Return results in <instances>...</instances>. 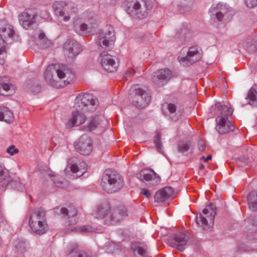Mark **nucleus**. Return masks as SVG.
Wrapping results in <instances>:
<instances>
[{"label": "nucleus", "instance_id": "55", "mask_svg": "<svg viewBox=\"0 0 257 257\" xmlns=\"http://www.w3.org/2000/svg\"><path fill=\"white\" fill-rule=\"evenodd\" d=\"M141 193L142 194H143L145 196H146L147 198H150L151 196V193L147 189H143L142 190Z\"/></svg>", "mask_w": 257, "mask_h": 257}, {"label": "nucleus", "instance_id": "25", "mask_svg": "<svg viewBox=\"0 0 257 257\" xmlns=\"http://www.w3.org/2000/svg\"><path fill=\"white\" fill-rule=\"evenodd\" d=\"M229 12V9L225 5L218 4L215 7H212L210 10V12L212 15H215L218 21L222 22L224 17H225Z\"/></svg>", "mask_w": 257, "mask_h": 257}, {"label": "nucleus", "instance_id": "41", "mask_svg": "<svg viewBox=\"0 0 257 257\" xmlns=\"http://www.w3.org/2000/svg\"><path fill=\"white\" fill-rule=\"evenodd\" d=\"M9 188L22 191L24 189L25 186L19 180H11Z\"/></svg>", "mask_w": 257, "mask_h": 257}, {"label": "nucleus", "instance_id": "58", "mask_svg": "<svg viewBox=\"0 0 257 257\" xmlns=\"http://www.w3.org/2000/svg\"><path fill=\"white\" fill-rule=\"evenodd\" d=\"M211 159V155H209L207 156V158H205V157H202L201 158H200V160L201 161H204L205 162H207L208 160H210Z\"/></svg>", "mask_w": 257, "mask_h": 257}, {"label": "nucleus", "instance_id": "29", "mask_svg": "<svg viewBox=\"0 0 257 257\" xmlns=\"http://www.w3.org/2000/svg\"><path fill=\"white\" fill-rule=\"evenodd\" d=\"M15 34L13 27L10 25H6L2 28L0 31V35L4 39L6 43L10 39H12Z\"/></svg>", "mask_w": 257, "mask_h": 257}, {"label": "nucleus", "instance_id": "28", "mask_svg": "<svg viewBox=\"0 0 257 257\" xmlns=\"http://www.w3.org/2000/svg\"><path fill=\"white\" fill-rule=\"evenodd\" d=\"M11 178L9 171L3 164H0V188L5 189L10 185Z\"/></svg>", "mask_w": 257, "mask_h": 257}, {"label": "nucleus", "instance_id": "47", "mask_svg": "<svg viewBox=\"0 0 257 257\" xmlns=\"http://www.w3.org/2000/svg\"><path fill=\"white\" fill-rule=\"evenodd\" d=\"M245 221L251 224L252 225L257 226V216L250 215L245 219Z\"/></svg>", "mask_w": 257, "mask_h": 257}, {"label": "nucleus", "instance_id": "16", "mask_svg": "<svg viewBox=\"0 0 257 257\" xmlns=\"http://www.w3.org/2000/svg\"><path fill=\"white\" fill-rule=\"evenodd\" d=\"M171 76L172 72L169 69H161L155 73L152 81L157 85L163 86L167 83Z\"/></svg>", "mask_w": 257, "mask_h": 257}, {"label": "nucleus", "instance_id": "2", "mask_svg": "<svg viewBox=\"0 0 257 257\" xmlns=\"http://www.w3.org/2000/svg\"><path fill=\"white\" fill-rule=\"evenodd\" d=\"M152 8L150 0H129L125 5V11L131 17L142 19L147 16Z\"/></svg>", "mask_w": 257, "mask_h": 257}, {"label": "nucleus", "instance_id": "13", "mask_svg": "<svg viewBox=\"0 0 257 257\" xmlns=\"http://www.w3.org/2000/svg\"><path fill=\"white\" fill-rule=\"evenodd\" d=\"M101 66L106 71L113 72L116 70L118 66V62L115 61L112 56L106 52H103L99 57Z\"/></svg>", "mask_w": 257, "mask_h": 257}, {"label": "nucleus", "instance_id": "44", "mask_svg": "<svg viewBox=\"0 0 257 257\" xmlns=\"http://www.w3.org/2000/svg\"><path fill=\"white\" fill-rule=\"evenodd\" d=\"M100 118L99 117L93 118L88 125V129L91 131L94 130L100 123Z\"/></svg>", "mask_w": 257, "mask_h": 257}, {"label": "nucleus", "instance_id": "38", "mask_svg": "<svg viewBox=\"0 0 257 257\" xmlns=\"http://www.w3.org/2000/svg\"><path fill=\"white\" fill-rule=\"evenodd\" d=\"M245 99L249 100L248 102L249 104L257 107V92L254 88H250Z\"/></svg>", "mask_w": 257, "mask_h": 257}, {"label": "nucleus", "instance_id": "3", "mask_svg": "<svg viewBox=\"0 0 257 257\" xmlns=\"http://www.w3.org/2000/svg\"><path fill=\"white\" fill-rule=\"evenodd\" d=\"M29 225L34 233L42 235L48 229L46 212L43 208L34 210L29 218Z\"/></svg>", "mask_w": 257, "mask_h": 257}, {"label": "nucleus", "instance_id": "21", "mask_svg": "<svg viewBox=\"0 0 257 257\" xmlns=\"http://www.w3.org/2000/svg\"><path fill=\"white\" fill-rule=\"evenodd\" d=\"M83 112L82 109H75L72 112V119L67 123L68 126L73 127L84 123L86 120V117Z\"/></svg>", "mask_w": 257, "mask_h": 257}, {"label": "nucleus", "instance_id": "49", "mask_svg": "<svg viewBox=\"0 0 257 257\" xmlns=\"http://www.w3.org/2000/svg\"><path fill=\"white\" fill-rule=\"evenodd\" d=\"M7 152L10 155H13L19 152V150L14 145H12L7 148Z\"/></svg>", "mask_w": 257, "mask_h": 257}, {"label": "nucleus", "instance_id": "50", "mask_svg": "<svg viewBox=\"0 0 257 257\" xmlns=\"http://www.w3.org/2000/svg\"><path fill=\"white\" fill-rule=\"evenodd\" d=\"M52 180L56 186L61 187L62 184V179L58 176H54Z\"/></svg>", "mask_w": 257, "mask_h": 257}, {"label": "nucleus", "instance_id": "35", "mask_svg": "<svg viewBox=\"0 0 257 257\" xmlns=\"http://www.w3.org/2000/svg\"><path fill=\"white\" fill-rule=\"evenodd\" d=\"M247 199L250 209L253 211L257 210V192H251L247 195Z\"/></svg>", "mask_w": 257, "mask_h": 257}, {"label": "nucleus", "instance_id": "23", "mask_svg": "<svg viewBox=\"0 0 257 257\" xmlns=\"http://www.w3.org/2000/svg\"><path fill=\"white\" fill-rule=\"evenodd\" d=\"M173 189L171 187H166L159 190L155 194L154 199L158 203L163 202L172 197Z\"/></svg>", "mask_w": 257, "mask_h": 257}, {"label": "nucleus", "instance_id": "34", "mask_svg": "<svg viewBox=\"0 0 257 257\" xmlns=\"http://www.w3.org/2000/svg\"><path fill=\"white\" fill-rule=\"evenodd\" d=\"M245 48L249 53L257 52V36H254L251 39H247Z\"/></svg>", "mask_w": 257, "mask_h": 257}, {"label": "nucleus", "instance_id": "52", "mask_svg": "<svg viewBox=\"0 0 257 257\" xmlns=\"http://www.w3.org/2000/svg\"><path fill=\"white\" fill-rule=\"evenodd\" d=\"M198 149L201 151H203L205 149L206 146L203 140L201 139L198 140Z\"/></svg>", "mask_w": 257, "mask_h": 257}, {"label": "nucleus", "instance_id": "4", "mask_svg": "<svg viewBox=\"0 0 257 257\" xmlns=\"http://www.w3.org/2000/svg\"><path fill=\"white\" fill-rule=\"evenodd\" d=\"M55 15L60 22H67L77 12V9L72 3L56 2L53 5Z\"/></svg>", "mask_w": 257, "mask_h": 257}, {"label": "nucleus", "instance_id": "26", "mask_svg": "<svg viewBox=\"0 0 257 257\" xmlns=\"http://www.w3.org/2000/svg\"><path fill=\"white\" fill-rule=\"evenodd\" d=\"M61 213L64 216H68V221L66 222L67 225H74L77 223V220L75 216L77 214V210L74 207L70 206L69 208H62Z\"/></svg>", "mask_w": 257, "mask_h": 257}, {"label": "nucleus", "instance_id": "24", "mask_svg": "<svg viewBox=\"0 0 257 257\" xmlns=\"http://www.w3.org/2000/svg\"><path fill=\"white\" fill-rule=\"evenodd\" d=\"M97 26L96 21L93 18L88 19L85 23L81 24L79 26L75 27L77 32L80 34L86 33H90L92 30L96 28Z\"/></svg>", "mask_w": 257, "mask_h": 257}, {"label": "nucleus", "instance_id": "40", "mask_svg": "<svg viewBox=\"0 0 257 257\" xmlns=\"http://www.w3.org/2000/svg\"><path fill=\"white\" fill-rule=\"evenodd\" d=\"M144 180L149 181H154L155 182L153 183V185H156L158 183V182L159 181V178L156 177V174L152 171L150 173H143L142 174Z\"/></svg>", "mask_w": 257, "mask_h": 257}, {"label": "nucleus", "instance_id": "56", "mask_svg": "<svg viewBox=\"0 0 257 257\" xmlns=\"http://www.w3.org/2000/svg\"><path fill=\"white\" fill-rule=\"evenodd\" d=\"M73 257H88V255L86 252L80 251L77 252Z\"/></svg>", "mask_w": 257, "mask_h": 257}, {"label": "nucleus", "instance_id": "53", "mask_svg": "<svg viewBox=\"0 0 257 257\" xmlns=\"http://www.w3.org/2000/svg\"><path fill=\"white\" fill-rule=\"evenodd\" d=\"M135 73V71L134 69L132 68H129L125 72L124 74L125 77H130L132 76L134 73Z\"/></svg>", "mask_w": 257, "mask_h": 257}, {"label": "nucleus", "instance_id": "37", "mask_svg": "<svg viewBox=\"0 0 257 257\" xmlns=\"http://www.w3.org/2000/svg\"><path fill=\"white\" fill-rule=\"evenodd\" d=\"M168 109V114L175 120H177L181 115L179 111L177 112V106L173 103H170L166 104Z\"/></svg>", "mask_w": 257, "mask_h": 257}, {"label": "nucleus", "instance_id": "20", "mask_svg": "<svg viewBox=\"0 0 257 257\" xmlns=\"http://www.w3.org/2000/svg\"><path fill=\"white\" fill-rule=\"evenodd\" d=\"M15 92V87L10 83L6 76L0 77V94L4 96L12 95Z\"/></svg>", "mask_w": 257, "mask_h": 257}, {"label": "nucleus", "instance_id": "36", "mask_svg": "<svg viewBox=\"0 0 257 257\" xmlns=\"http://www.w3.org/2000/svg\"><path fill=\"white\" fill-rule=\"evenodd\" d=\"M37 44L43 48H47L52 45V42L47 39L43 32H40L37 40Z\"/></svg>", "mask_w": 257, "mask_h": 257}, {"label": "nucleus", "instance_id": "62", "mask_svg": "<svg viewBox=\"0 0 257 257\" xmlns=\"http://www.w3.org/2000/svg\"><path fill=\"white\" fill-rule=\"evenodd\" d=\"M77 230V229L76 228H74L72 229V230Z\"/></svg>", "mask_w": 257, "mask_h": 257}, {"label": "nucleus", "instance_id": "30", "mask_svg": "<svg viewBox=\"0 0 257 257\" xmlns=\"http://www.w3.org/2000/svg\"><path fill=\"white\" fill-rule=\"evenodd\" d=\"M215 107L219 112V114L216 119V121H217L218 119H220L221 117H224L228 118V116L232 115L233 113V110L231 108L228 107L225 105H222L220 103H217L215 105Z\"/></svg>", "mask_w": 257, "mask_h": 257}, {"label": "nucleus", "instance_id": "12", "mask_svg": "<svg viewBox=\"0 0 257 257\" xmlns=\"http://www.w3.org/2000/svg\"><path fill=\"white\" fill-rule=\"evenodd\" d=\"M75 148L81 155H89L92 150L91 139L87 135H82L76 142Z\"/></svg>", "mask_w": 257, "mask_h": 257}, {"label": "nucleus", "instance_id": "61", "mask_svg": "<svg viewBox=\"0 0 257 257\" xmlns=\"http://www.w3.org/2000/svg\"><path fill=\"white\" fill-rule=\"evenodd\" d=\"M2 241L1 238H0V246L2 245Z\"/></svg>", "mask_w": 257, "mask_h": 257}, {"label": "nucleus", "instance_id": "9", "mask_svg": "<svg viewBox=\"0 0 257 257\" xmlns=\"http://www.w3.org/2000/svg\"><path fill=\"white\" fill-rule=\"evenodd\" d=\"M115 39L113 28L110 25H107L99 33L98 44L103 48L111 49Z\"/></svg>", "mask_w": 257, "mask_h": 257}, {"label": "nucleus", "instance_id": "10", "mask_svg": "<svg viewBox=\"0 0 257 257\" xmlns=\"http://www.w3.org/2000/svg\"><path fill=\"white\" fill-rule=\"evenodd\" d=\"M81 51L79 43L74 40H68L64 44L63 52L67 62L72 63Z\"/></svg>", "mask_w": 257, "mask_h": 257}, {"label": "nucleus", "instance_id": "32", "mask_svg": "<svg viewBox=\"0 0 257 257\" xmlns=\"http://www.w3.org/2000/svg\"><path fill=\"white\" fill-rule=\"evenodd\" d=\"M78 167L76 164H72L71 166V171L73 174H76V177H80L86 172V164L85 162H81Z\"/></svg>", "mask_w": 257, "mask_h": 257}, {"label": "nucleus", "instance_id": "43", "mask_svg": "<svg viewBox=\"0 0 257 257\" xmlns=\"http://www.w3.org/2000/svg\"><path fill=\"white\" fill-rule=\"evenodd\" d=\"M28 90L34 93H37L40 91V86L38 83L34 82L31 84H28L27 85Z\"/></svg>", "mask_w": 257, "mask_h": 257}, {"label": "nucleus", "instance_id": "48", "mask_svg": "<svg viewBox=\"0 0 257 257\" xmlns=\"http://www.w3.org/2000/svg\"><path fill=\"white\" fill-rule=\"evenodd\" d=\"M78 245L76 243L72 242L69 244L67 249L66 250V253L67 254H70L73 251L76 250L78 248Z\"/></svg>", "mask_w": 257, "mask_h": 257}, {"label": "nucleus", "instance_id": "46", "mask_svg": "<svg viewBox=\"0 0 257 257\" xmlns=\"http://www.w3.org/2000/svg\"><path fill=\"white\" fill-rule=\"evenodd\" d=\"M78 229L80 232L89 233L94 232L95 228L90 225H85L79 227Z\"/></svg>", "mask_w": 257, "mask_h": 257}, {"label": "nucleus", "instance_id": "7", "mask_svg": "<svg viewBox=\"0 0 257 257\" xmlns=\"http://www.w3.org/2000/svg\"><path fill=\"white\" fill-rule=\"evenodd\" d=\"M193 240V238L189 232H180L170 236L168 238V244L169 246L182 251L187 246L190 245Z\"/></svg>", "mask_w": 257, "mask_h": 257}, {"label": "nucleus", "instance_id": "11", "mask_svg": "<svg viewBox=\"0 0 257 257\" xmlns=\"http://www.w3.org/2000/svg\"><path fill=\"white\" fill-rule=\"evenodd\" d=\"M132 102L135 106L139 108H145L151 101V96L145 90L140 88L136 87L132 90Z\"/></svg>", "mask_w": 257, "mask_h": 257}, {"label": "nucleus", "instance_id": "17", "mask_svg": "<svg viewBox=\"0 0 257 257\" xmlns=\"http://www.w3.org/2000/svg\"><path fill=\"white\" fill-rule=\"evenodd\" d=\"M128 216V212L124 206H119L110 209L108 216L107 224H111L120 221Z\"/></svg>", "mask_w": 257, "mask_h": 257}, {"label": "nucleus", "instance_id": "31", "mask_svg": "<svg viewBox=\"0 0 257 257\" xmlns=\"http://www.w3.org/2000/svg\"><path fill=\"white\" fill-rule=\"evenodd\" d=\"M13 113L8 107H0V120L11 123L13 120Z\"/></svg>", "mask_w": 257, "mask_h": 257}, {"label": "nucleus", "instance_id": "54", "mask_svg": "<svg viewBox=\"0 0 257 257\" xmlns=\"http://www.w3.org/2000/svg\"><path fill=\"white\" fill-rule=\"evenodd\" d=\"M246 164L244 161V158H239L237 161V165L239 167H242Z\"/></svg>", "mask_w": 257, "mask_h": 257}, {"label": "nucleus", "instance_id": "39", "mask_svg": "<svg viewBox=\"0 0 257 257\" xmlns=\"http://www.w3.org/2000/svg\"><path fill=\"white\" fill-rule=\"evenodd\" d=\"M192 148V144L189 142L181 141L178 144V150L179 152L184 154L191 149Z\"/></svg>", "mask_w": 257, "mask_h": 257}, {"label": "nucleus", "instance_id": "22", "mask_svg": "<svg viewBox=\"0 0 257 257\" xmlns=\"http://www.w3.org/2000/svg\"><path fill=\"white\" fill-rule=\"evenodd\" d=\"M217 122L216 130L220 134H224L230 131H233L235 129V126L231 122L228 120V118L221 117L218 119Z\"/></svg>", "mask_w": 257, "mask_h": 257}, {"label": "nucleus", "instance_id": "60", "mask_svg": "<svg viewBox=\"0 0 257 257\" xmlns=\"http://www.w3.org/2000/svg\"><path fill=\"white\" fill-rule=\"evenodd\" d=\"M199 168L200 169L202 170L204 168V166L203 164H201L200 165Z\"/></svg>", "mask_w": 257, "mask_h": 257}, {"label": "nucleus", "instance_id": "51", "mask_svg": "<svg viewBox=\"0 0 257 257\" xmlns=\"http://www.w3.org/2000/svg\"><path fill=\"white\" fill-rule=\"evenodd\" d=\"M245 4L249 8H253L257 6V0H245Z\"/></svg>", "mask_w": 257, "mask_h": 257}, {"label": "nucleus", "instance_id": "1", "mask_svg": "<svg viewBox=\"0 0 257 257\" xmlns=\"http://www.w3.org/2000/svg\"><path fill=\"white\" fill-rule=\"evenodd\" d=\"M100 185L106 192L112 193L119 190L123 187V178L116 171L107 169L102 175Z\"/></svg>", "mask_w": 257, "mask_h": 257}, {"label": "nucleus", "instance_id": "57", "mask_svg": "<svg viewBox=\"0 0 257 257\" xmlns=\"http://www.w3.org/2000/svg\"><path fill=\"white\" fill-rule=\"evenodd\" d=\"M185 29H182L181 30L180 32L179 33V34H177V37H179L180 36L183 37L185 34L186 32Z\"/></svg>", "mask_w": 257, "mask_h": 257}, {"label": "nucleus", "instance_id": "27", "mask_svg": "<svg viewBox=\"0 0 257 257\" xmlns=\"http://www.w3.org/2000/svg\"><path fill=\"white\" fill-rule=\"evenodd\" d=\"M110 209V205L107 202L103 203L97 207L95 213V216L97 218H105V222L107 224Z\"/></svg>", "mask_w": 257, "mask_h": 257}, {"label": "nucleus", "instance_id": "45", "mask_svg": "<svg viewBox=\"0 0 257 257\" xmlns=\"http://www.w3.org/2000/svg\"><path fill=\"white\" fill-rule=\"evenodd\" d=\"M154 142L158 151L160 153H163V146L161 141V137L159 134H158L156 136Z\"/></svg>", "mask_w": 257, "mask_h": 257}, {"label": "nucleus", "instance_id": "5", "mask_svg": "<svg viewBox=\"0 0 257 257\" xmlns=\"http://www.w3.org/2000/svg\"><path fill=\"white\" fill-rule=\"evenodd\" d=\"M98 106V100L93 95L84 93L79 94L75 99V109L83 111H93Z\"/></svg>", "mask_w": 257, "mask_h": 257}, {"label": "nucleus", "instance_id": "19", "mask_svg": "<svg viewBox=\"0 0 257 257\" xmlns=\"http://www.w3.org/2000/svg\"><path fill=\"white\" fill-rule=\"evenodd\" d=\"M36 15L31 11H27L22 13L19 17L21 25L25 29H29L36 22Z\"/></svg>", "mask_w": 257, "mask_h": 257}, {"label": "nucleus", "instance_id": "6", "mask_svg": "<svg viewBox=\"0 0 257 257\" xmlns=\"http://www.w3.org/2000/svg\"><path fill=\"white\" fill-rule=\"evenodd\" d=\"M98 106V100L93 95L84 93L79 94L75 99V109L83 111H93Z\"/></svg>", "mask_w": 257, "mask_h": 257}, {"label": "nucleus", "instance_id": "15", "mask_svg": "<svg viewBox=\"0 0 257 257\" xmlns=\"http://www.w3.org/2000/svg\"><path fill=\"white\" fill-rule=\"evenodd\" d=\"M57 76L62 82L61 84H63V87L71 83L75 79V75L73 71L66 66H62L57 68Z\"/></svg>", "mask_w": 257, "mask_h": 257}, {"label": "nucleus", "instance_id": "33", "mask_svg": "<svg viewBox=\"0 0 257 257\" xmlns=\"http://www.w3.org/2000/svg\"><path fill=\"white\" fill-rule=\"evenodd\" d=\"M132 248L136 257H148L146 246L139 244L133 245Z\"/></svg>", "mask_w": 257, "mask_h": 257}, {"label": "nucleus", "instance_id": "42", "mask_svg": "<svg viewBox=\"0 0 257 257\" xmlns=\"http://www.w3.org/2000/svg\"><path fill=\"white\" fill-rule=\"evenodd\" d=\"M4 43H6L4 39L0 35V64H3L5 62L3 55H5L6 51L5 47L2 46Z\"/></svg>", "mask_w": 257, "mask_h": 257}, {"label": "nucleus", "instance_id": "8", "mask_svg": "<svg viewBox=\"0 0 257 257\" xmlns=\"http://www.w3.org/2000/svg\"><path fill=\"white\" fill-rule=\"evenodd\" d=\"M215 210V206L212 203H210L202 210V213L196 217L197 223L201 226L203 229L209 228L213 224L216 214Z\"/></svg>", "mask_w": 257, "mask_h": 257}, {"label": "nucleus", "instance_id": "18", "mask_svg": "<svg viewBox=\"0 0 257 257\" xmlns=\"http://www.w3.org/2000/svg\"><path fill=\"white\" fill-rule=\"evenodd\" d=\"M202 57L201 53L199 51L197 46H192L189 48L186 57L181 58V61L186 63L184 66H189L199 61Z\"/></svg>", "mask_w": 257, "mask_h": 257}, {"label": "nucleus", "instance_id": "59", "mask_svg": "<svg viewBox=\"0 0 257 257\" xmlns=\"http://www.w3.org/2000/svg\"><path fill=\"white\" fill-rule=\"evenodd\" d=\"M192 4H191L187 9L186 10H185V12H188V11H189L190 10H191L192 9Z\"/></svg>", "mask_w": 257, "mask_h": 257}, {"label": "nucleus", "instance_id": "14", "mask_svg": "<svg viewBox=\"0 0 257 257\" xmlns=\"http://www.w3.org/2000/svg\"><path fill=\"white\" fill-rule=\"evenodd\" d=\"M45 79L49 85L55 88L63 87V84L58 78L57 69L54 65H49L45 71Z\"/></svg>", "mask_w": 257, "mask_h": 257}]
</instances>
